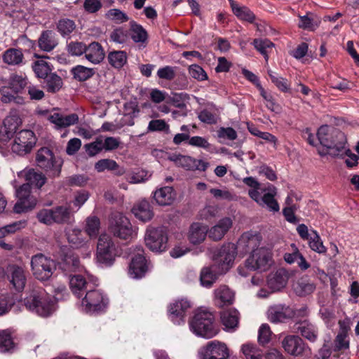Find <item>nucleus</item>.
Instances as JSON below:
<instances>
[{
    "label": "nucleus",
    "mask_w": 359,
    "mask_h": 359,
    "mask_svg": "<svg viewBox=\"0 0 359 359\" xmlns=\"http://www.w3.org/2000/svg\"><path fill=\"white\" fill-rule=\"evenodd\" d=\"M75 29V22L70 19H61L57 24V29L63 37L69 36Z\"/></svg>",
    "instance_id": "nucleus-54"
},
{
    "label": "nucleus",
    "mask_w": 359,
    "mask_h": 359,
    "mask_svg": "<svg viewBox=\"0 0 359 359\" xmlns=\"http://www.w3.org/2000/svg\"><path fill=\"white\" fill-rule=\"evenodd\" d=\"M215 297L217 304L222 307L233 303L234 294L228 287L222 285L215 290Z\"/></svg>",
    "instance_id": "nucleus-36"
},
{
    "label": "nucleus",
    "mask_w": 359,
    "mask_h": 359,
    "mask_svg": "<svg viewBox=\"0 0 359 359\" xmlns=\"http://www.w3.org/2000/svg\"><path fill=\"white\" fill-rule=\"evenodd\" d=\"M335 350L339 351L347 349L349 347V341L347 339V330L346 328H341V331L337 335L335 340Z\"/></svg>",
    "instance_id": "nucleus-60"
},
{
    "label": "nucleus",
    "mask_w": 359,
    "mask_h": 359,
    "mask_svg": "<svg viewBox=\"0 0 359 359\" xmlns=\"http://www.w3.org/2000/svg\"><path fill=\"white\" fill-rule=\"evenodd\" d=\"M290 276V273L286 269H279L269 275L267 285L273 292L278 291L286 285Z\"/></svg>",
    "instance_id": "nucleus-21"
},
{
    "label": "nucleus",
    "mask_w": 359,
    "mask_h": 359,
    "mask_svg": "<svg viewBox=\"0 0 359 359\" xmlns=\"http://www.w3.org/2000/svg\"><path fill=\"white\" fill-rule=\"evenodd\" d=\"M66 236L69 243L74 248H80L86 245L87 241L82 231L77 228L67 230Z\"/></svg>",
    "instance_id": "nucleus-35"
},
{
    "label": "nucleus",
    "mask_w": 359,
    "mask_h": 359,
    "mask_svg": "<svg viewBox=\"0 0 359 359\" xmlns=\"http://www.w3.org/2000/svg\"><path fill=\"white\" fill-rule=\"evenodd\" d=\"M48 119L55 124L57 129H60L74 125L78 122L79 117L76 114L64 116L58 112H55L49 116Z\"/></svg>",
    "instance_id": "nucleus-27"
},
{
    "label": "nucleus",
    "mask_w": 359,
    "mask_h": 359,
    "mask_svg": "<svg viewBox=\"0 0 359 359\" xmlns=\"http://www.w3.org/2000/svg\"><path fill=\"white\" fill-rule=\"evenodd\" d=\"M74 77L80 81H84L91 78L95 74V70L93 68L77 65L72 69Z\"/></svg>",
    "instance_id": "nucleus-47"
},
{
    "label": "nucleus",
    "mask_w": 359,
    "mask_h": 359,
    "mask_svg": "<svg viewBox=\"0 0 359 359\" xmlns=\"http://www.w3.org/2000/svg\"><path fill=\"white\" fill-rule=\"evenodd\" d=\"M22 305L30 311L39 316L46 317L54 310L53 302L50 296L41 287L32 289L25 298Z\"/></svg>",
    "instance_id": "nucleus-4"
},
{
    "label": "nucleus",
    "mask_w": 359,
    "mask_h": 359,
    "mask_svg": "<svg viewBox=\"0 0 359 359\" xmlns=\"http://www.w3.org/2000/svg\"><path fill=\"white\" fill-rule=\"evenodd\" d=\"M2 59L8 65H19L22 63L24 55L20 49L11 48L3 53Z\"/></svg>",
    "instance_id": "nucleus-38"
},
{
    "label": "nucleus",
    "mask_w": 359,
    "mask_h": 359,
    "mask_svg": "<svg viewBox=\"0 0 359 359\" xmlns=\"http://www.w3.org/2000/svg\"><path fill=\"white\" fill-rule=\"evenodd\" d=\"M236 253L237 248L232 243L224 244L215 251L213 259L218 264L220 273H225L229 269Z\"/></svg>",
    "instance_id": "nucleus-10"
},
{
    "label": "nucleus",
    "mask_w": 359,
    "mask_h": 359,
    "mask_svg": "<svg viewBox=\"0 0 359 359\" xmlns=\"http://www.w3.org/2000/svg\"><path fill=\"white\" fill-rule=\"evenodd\" d=\"M233 222L229 217L221 219L217 224L208 231V236L213 241H219L232 226Z\"/></svg>",
    "instance_id": "nucleus-22"
},
{
    "label": "nucleus",
    "mask_w": 359,
    "mask_h": 359,
    "mask_svg": "<svg viewBox=\"0 0 359 359\" xmlns=\"http://www.w3.org/2000/svg\"><path fill=\"white\" fill-rule=\"evenodd\" d=\"M27 82L25 77L18 75L12 74L10 76L8 86L14 93H18L25 88L27 86Z\"/></svg>",
    "instance_id": "nucleus-48"
},
{
    "label": "nucleus",
    "mask_w": 359,
    "mask_h": 359,
    "mask_svg": "<svg viewBox=\"0 0 359 359\" xmlns=\"http://www.w3.org/2000/svg\"><path fill=\"white\" fill-rule=\"evenodd\" d=\"M117 255V248L110 235L102 233L97 243L96 259L101 264L111 266Z\"/></svg>",
    "instance_id": "nucleus-6"
},
{
    "label": "nucleus",
    "mask_w": 359,
    "mask_h": 359,
    "mask_svg": "<svg viewBox=\"0 0 359 359\" xmlns=\"http://www.w3.org/2000/svg\"><path fill=\"white\" fill-rule=\"evenodd\" d=\"M132 212L135 217L142 222H149L154 217L152 208L146 200H142L135 205Z\"/></svg>",
    "instance_id": "nucleus-26"
},
{
    "label": "nucleus",
    "mask_w": 359,
    "mask_h": 359,
    "mask_svg": "<svg viewBox=\"0 0 359 359\" xmlns=\"http://www.w3.org/2000/svg\"><path fill=\"white\" fill-rule=\"evenodd\" d=\"M51 210L54 223H65L69 220L70 212L67 208L58 206Z\"/></svg>",
    "instance_id": "nucleus-53"
},
{
    "label": "nucleus",
    "mask_w": 359,
    "mask_h": 359,
    "mask_svg": "<svg viewBox=\"0 0 359 359\" xmlns=\"http://www.w3.org/2000/svg\"><path fill=\"white\" fill-rule=\"evenodd\" d=\"M272 263L271 252L267 248H260L252 252L245 261V266L250 270L265 271L270 268Z\"/></svg>",
    "instance_id": "nucleus-9"
},
{
    "label": "nucleus",
    "mask_w": 359,
    "mask_h": 359,
    "mask_svg": "<svg viewBox=\"0 0 359 359\" xmlns=\"http://www.w3.org/2000/svg\"><path fill=\"white\" fill-rule=\"evenodd\" d=\"M198 118L201 121L208 124H215L218 119L217 109H204L198 114Z\"/></svg>",
    "instance_id": "nucleus-55"
},
{
    "label": "nucleus",
    "mask_w": 359,
    "mask_h": 359,
    "mask_svg": "<svg viewBox=\"0 0 359 359\" xmlns=\"http://www.w3.org/2000/svg\"><path fill=\"white\" fill-rule=\"evenodd\" d=\"M313 236H311L309 242L311 249L319 254L326 252V248L323 245L320 237L316 231H313Z\"/></svg>",
    "instance_id": "nucleus-57"
},
{
    "label": "nucleus",
    "mask_w": 359,
    "mask_h": 359,
    "mask_svg": "<svg viewBox=\"0 0 359 359\" xmlns=\"http://www.w3.org/2000/svg\"><path fill=\"white\" fill-rule=\"evenodd\" d=\"M230 4L233 14L240 20L252 22L255 19V15L248 8L241 6L232 0H230Z\"/></svg>",
    "instance_id": "nucleus-41"
},
{
    "label": "nucleus",
    "mask_w": 359,
    "mask_h": 359,
    "mask_svg": "<svg viewBox=\"0 0 359 359\" xmlns=\"http://www.w3.org/2000/svg\"><path fill=\"white\" fill-rule=\"evenodd\" d=\"M130 25V34L133 41L135 43H145L148 38L145 29L135 21H131Z\"/></svg>",
    "instance_id": "nucleus-42"
},
{
    "label": "nucleus",
    "mask_w": 359,
    "mask_h": 359,
    "mask_svg": "<svg viewBox=\"0 0 359 359\" xmlns=\"http://www.w3.org/2000/svg\"><path fill=\"white\" fill-rule=\"evenodd\" d=\"M79 259L74 255H67L62 263V269L67 271H74L79 269Z\"/></svg>",
    "instance_id": "nucleus-62"
},
{
    "label": "nucleus",
    "mask_w": 359,
    "mask_h": 359,
    "mask_svg": "<svg viewBox=\"0 0 359 359\" xmlns=\"http://www.w3.org/2000/svg\"><path fill=\"white\" fill-rule=\"evenodd\" d=\"M255 48L264 55L265 60L267 61L269 53L271 52L274 45L268 39H256L253 41Z\"/></svg>",
    "instance_id": "nucleus-46"
},
{
    "label": "nucleus",
    "mask_w": 359,
    "mask_h": 359,
    "mask_svg": "<svg viewBox=\"0 0 359 359\" xmlns=\"http://www.w3.org/2000/svg\"><path fill=\"white\" fill-rule=\"evenodd\" d=\"M70 289L78 298L82 297L84 293L90 288V285L81 275L73 276L69 280Z\"/></svg>",
    "instance_id": "nucleus-32"
},
{
    "label": "nucleus",
    "mask_w": 359,
    "mask_h": 359,
    "mask_svg": "<svg viewBox=\"0 0 359 359\" xmlns=\"http://www.w3.org/2000/svg\"><path fill=\"white\" fill-rule=\"evenodd\" d=\"M261 238L257 233L245 232L242 234L236 245L237 250L242 255H245L250 250L253 252L260 245Z\"/></svg>",
    "instance_id": "nucleus-19"
},
{
    "label": "nucleus",
    "mask_w": 359,
    "mask_h": 359,
    "mask_svg": "<svg viewBox=\"0 0 359 359\" xmlns=\"http://www.w3.org/2000/svg\"><path fill=\"white\" fill-rule=\"evenodd\" d=\"M293 289L297 295L306 296L313 292L316 285L306 278H302L294 284Z\"/></svg>",
    "instance_id": "nucleus-40"
},
{
    "label": "nucleus",
    "mask_w": 359,
    "mask_h": 359,
    "mask_svg": "<svg viewBox=\"0 0 359 359\" xmlns=\"http://www.w3.org/2000/svg\"><path fill=\"white\" fill-rule=\"evenodd\" d=\"M8 271V278L13 287L19 292L22 291L27 282L24 270L18 266H11Z\"/></svg>",
    "instance_id": "nucleus-25"
},
{
    "label": "nucleus",
    "mask_w": 359,
    "mask_h": 359,
    "mask_svg": "<svg viewBox=\"0 0 359 359\" xmlns=\"http://www.w3.org/2000/svg\"><path fill=\"white\" fill-rule=\"evenodd\" d=\"M32 69L39 78L46 79L51 74L48 63L43 60L35 61L32 65Z\"/></svg>",
    "instance_id": "nucleus-49"
},
{
    "label": "nucleus",
    "mask_w": 359,
    "mask_h": 359,
    "mask_svg": "<svg viewBox=\"0 0 359 359\" xmlns=\"http://www.w3.org/2000/svg\"><path fill=\"white\" fill-rule=\"evenodd\" d=\"M31 266L34 277L41 281L48 280L56 269L55 262L43 254L32 257Z\"/></svg>",
    "instance_id": "nucleus-7"
},
{
    "label": "nucleus",
    "mask_w": 359,
    "mask_h": 359,
    "mask_svg": "<svg viewBox=\"0 0 359 359\" xmlns=\"http://www.w3.org/2000/svg\"><path fill=\"white\" fill-rule=\"evenodd\" d=\"M198 355L199 359H228L229 350L224 343L214 340L202 346Z\"/></svg>",
    "instance_id": "nucleus-11"
},
{
    "label": "nucleus",
    "mask_w": 359,
    "mask_h": 359,
    "mask_svg": "<svg viewBox=\"0 0 359 359\" xmlns=\"http://www.w3.org/2000/svg\"><path fill=\"white\" fill-rule=\"evenodd\" d=\"M15 346L11 332L8 330H0V351L5 353L11 351Z\"/></svg>",
    "instance_id": "nucleus-45"
},
{
    "label": "nucleus",
    "mask_w": 359,
    "mask_h": 359,
    "mask_svg": "<svg viewBox=\"0 0 359 359\" xmlns=\"http://www.w3.org/2000/svg\"><path fill=\"white\" fill-rule=\"evenodd\" d=\"M86 44L81 41H71L67 45V51L72 56H81L85 54Z\"/></svg>",
    "instance_id": "nucleus-56"
},
{
    "label": "nucleus",
    "mask_w": 359,
    "mask_h": 359,
    "mask_svg": "<svg viewBox=\"0 0 359 359\" xmlns=\"http://www.w3.org/2000/svg\"><path fill=\"white\" fill-rule=\"evenodd\" d=\"M291 314L290 309L282 304L272 306L269 308L267 311L269 320L273 323L284 321L289 318Z\"/></svg>",
    "instance_id": "nucleus-24"
},
{
    "label": "nucleus",
    "mask_w": 359,
    "mask_h": 359,
    "mask_svg": "<svg viewBox=\"0 0 359 359\" xmlns=\"http://www.w3.org/2000/svg\"><path fill=\"white\" fill-rule=\"evenodd\" d=\"M100 229V219L95 215L86 218L85 231L90 238H96Z\"/></svg>",
    "instance_id": "nucleus-43"
},
{
    "label": "nucleus",
    "mask_w": 359,
    "mask_h": 359,
    "mask_svg": "<svg viewBox=\"0 0 359 359\" xmlns=\"http://www.w3.org/2000/svg\"><path fill=\"white\" fill-rule=\"evenodd\" d=\"M154 198L159 205H169L175 199V194L171 187H164L157 189L154 194Z\"/></svg>",
    "instance_id": "nucleus-34"
},
{
    "label": "nucleus",
    "mask_w": 359,
    "mask_h": 359,
    "mask_svg": "<svg viewBox=\"0 0 359 359\" xmlns=\"http://www.w3.org/2000/svg\"><path fill=\"white\" fill-rule=\"evenodd\" d=\"M264 189L268 192L264 193L263 196L261 195L262 192L257 194L255 190H253L250 192V197L262 208H266L270 212H278L280 207L275 199L276 188L273 185L269 184Z\"/></svg>",
    "instance_id": "nucleus-14"
},
{
    "label": "nucleus",
    "mask_w": 359,
    "mask_h": 359,
    "mask_svg": "<svg viewBox=\"0 0 359 359\" xmlns=\"http://www.w3.org/2000/svg\"><path fill=\"white\" fill-rule=\"evenodd\" d=\"M108 229L114 236L121 240H131L137 235L136 229L128 218L121 212H114L111 215Z\"/></svg>",
    "instance_id": "nucleus-5"
},
{
    "label": "nucleus",
    "mask_w": 359,
    "mask_h": 359,
    "mask_svg": "<svg viewBox=\"0 0 359 359\" xmlns=\"http://www.w3.org/2000/svg\"><path fill=\"white\" fill-rule=\"evenodd\" d=\"M144 239L147 246L152 251H163L167 247L168 237L163 227H149Z\"/></svg>",
    "instance_id": "nucleus-15"
},
{
    "label": "nucleus",
    "mask_w": 359,
    "mask_h": 359,
    "mask_svg": "<svg viewBox=\"0 0 359 359\" xmlns=\"http://www.w3.org/2000/svg\"><path fill=\"white\" fill-rule=\"evenodd\" d=\"M295 330L305 339L311 342L316 341L318 338V329L311 323L304 320L295 324Z\"/></svg>",
    "instance_id": "nucleus-30"
},
{
    "label": "nucleus",
    "mask_w": 359,
    "mask_h": 359,
    "mask_svg": "<svg viewBox=\"0 0 359 359\" xmlns=\"http://www.w3.org/2000/svg\"><path fill=\"white\" fill-rule=\"evenodd\" d=\"M46 79L48 91L55 93L61 88L62 81L61 78L57 74L51 73Z\"/></svg>",
    "instance_id": "nucleus-58"
},
{
    "label": "nucleus",
    "mask_w": 359,
    "mask_h": 359,
    "mask_svg": "<svg viewBox=\"0 0 359 359\" xmlns=\"http://www.w3.org/2000/svg\"><path fill=\"white\" fill-rule=\"evenodd\" d=\"M109 63L116 68L123 67L127 61V55L125 51L116 50L109 53Z\"/></svg>",
    "instance_id": "nucleus-52"
},
{
    "label": "nucleus",
    "mask_w": 359,
    "mask_h": 359,
    "mask_svg": "<svg viewBox=\"0 0 359 359\" xmlns=\"http://www.w3.org/2000/svg\"><path fill=\"white\" fill-rule=\"evenodd\" d=\"M292 252H287L284 255V259L288 264L297 262L298 266L303 271L310 267V264L306 260L304 256L299 252L295 244H291Z\"/></svg>",
    "instance_id": "nucleus-31"
},
{
    "label": "nucleus",
    "mask_w": 359,
    "mask_h": 359,
    "mask_svg": "<svg viewBox=\"0 0 359 359\" xmlns=\"http://www.w3.org/2000/svg\"><path fill=\"white\" fill-rule=\"evenodd\" d=\"M317 137L320 143L327 149L326 153L319 152L322 156L329 154L337 156L344 149L346 137L337 129H330L327 126H322L318 130Z\"/></svg>",
    "instance_id": "nucleus-3"
},
{
    "label": "nucleus",
    "mask_w": 359,
    "mask_h": 359,
    "mask_svg": "<svg viewBox=\"0 0 359 359\" xmlns=\"http://www.w3.org/2000/svg\"><path fill=\"white\" fill-rule=\"evenodd\" d=\"M149 263L144 255L142 248H137L134 257H132L128 273L133 278H142L149 269Z\"/></svg>",
    "instance_id": "nucleus-16"
},
{
    "label": "nucleus",
    "mask_w": 359,
    "mask_h": 359,
    "mask_svg": "<svg viewBox=\"0 0 359 359\" xmlns=\"http://www.w3.org/2000/svg\"><path fill=\"white\" fill-rule=\"evenodd\" d=\"M20 123L21 120L17 114H10L4 120V127L0 131V141L6 142L9 140L15 133Z\"/></svg>",
    "instance_id": "nucleus-20"
},
{
    "label": "nucleus",
    "mask_w": 359,
    "mask_h": 359,
    "mask_svg": "<svg viewBox=\"0 0 359 359\" xmlns=\"http://www.w3.org/2000/svg\"><path fill=\"white\" fill-rule=\"evenodd\" d=\"M107 304L108 299L101 291L90 288L81 301V306L86 312L101 311L106 308Z\"/></svg>",
    "instance_id": "nucleus-12"
},
{
    "label": "nucleus",
    "mask_w": 359,
    "mask_h": 359,
    "mask_svg": "<svg viewBox=\"0 0 359 359\" xmlns=\"http://www.w3.org/2000/svg\"><path fill=\"white\" fill-rule=\"evenodd\" d=\"M269 76L271 81L276 86V87L283 92H286L289 89V84L287 79L280 76L277 73L269 70Z\"/></svg>",
    "instance_id": "nucleus-59"
},
{
    "label": "nucleus",
    "mask_w": 359,
    "mask_h": 359,
    "mask_svg": "<svg viewBox=\"0 0 359 359\" xmlns=\"http://www.w3.org/2000/svg\"><path fill=\"white\" fill-rule=\"evenodd\" d=\"M241 351L245 359H262V351L256 345L247 343L241 346Z\"/></svg>",
    "instance_id": "nucleus-50"
},
{
    "label": "nucleus",
    "mask_w": 359,
    "mask_h": 359,
    "mask_svg": "<svg viewBox=\"0 0 359 359\" xmlns=\"http://www.w3.org/2000/svg\"><path fill=\"white\" fill-rule=\"evenodd\" d=\"M39 47L46 52H50L58 44L55 34L50 30L42 32L38 39Z\"/></svg>",
    "instance_id": "nucleus-29"
},
{
    "label": "nucleus",
    "mask_w": 359,
    "mask_h": 359,
    "mask_svg": "<svg viewBox=\"0 0 359 359\" xmlns=\"http://www.w3.org/2000/svg\"><path fill=\"white\" fill-rule=\"evenodd\" d=\"M95 169L98 172H102L105 170L114 171V174L118 176L123 175L126 172L123 168L120 167L114 160L109 158H104L98 161L95 164Z\"/></svg>",
    "instance_id": "nucleus-33"
},
{
    "label": "nucleus",
    "mask_w": 359,
    "mask_h": 359,
    "mask_svg": "<svg viewBox=\"0 0 359 359\" xmlns=\"http://www.w3.org/2000/svg\"><path fill=\"white\" fill-rule=\"evenodd\" d=\"M106 17L116 23H123L129 19L126 13L117 8L109 10L106 13Z\"/></svg>",
    "instance_id": "nucleus-61"
},
{
    "label": "nucleus",
    "mask_w": 359,
    "mask_h": 359,
    "mask_svg": "<svg viewBox=\"0 0 359 359\" xmlns=\"http://www.w3.org/2000/svg\"><path fill=\"white\" fill-rule=\"evenodd\" d=\"M86 48L85 57L90 62L97 65L100 64L104 59V50L98 42H91L88 46L86 45Z\"/></svg>",
    "instance_id": "nucleus-23"
},
{
    "label": "nucleus",
    "mask_w": 359,
    "mask_h": 359,
    "mask_svg": "<svg viewBox=\"0 0 359 359\" xmlns=\"http://www.w3.org/2000/svg\"><path fill=\"white\" fill-rule=\"evenodd\" d=\"M170 159L175 162V163L179 166L184 168L186 170H194L196 166L195 158L188 156L183 155H174L170 157Z\"/></svg>",
    "instance_id": "nucleus-44"
},
{
    "label": "nucleus",
    "mask_w": 359,
    "mask_h": 359,
    "mask_svg": "<svg viewBox=\"0 0 359 359\" xmlns=\"http://www.w3.org/2000/svg\"><path fill=\"white\" fill-rule=\"evenodd\" d=\"M282 346L287 353L293 356H300L311 351L303 339L296 335L285 337L282 341Z\"/></svg>",
    "instance_id": "nucleus-17"
},
{
    "label": "nucleus",
    "mask_w": 359,
    "mask_h": 359,
    "mask_svg": "<svg viewBox=\"0 0 359 359\" xmlns=\"http://www.w3.org/2000/svg\"><path fill=\"white\" fill-rule=\"evenodd\" d=\"M271 331L268 324H262L258 331V341L260 344L264 345L269 342L271 337Z\"/></svg>",
    "instance_id": "nucleus-64"
},
{
    "label": "nucleus",
    "mask_w": 359,
    "mask_h": 359,
    "mask_svg": "<svg viewBox=\"0 0 359 359\" xmlns=\"http://www.w3.org/2000/svg\"><path fill=\"white\" fill-rule=\"evenodd\" d=\"M189 327L196 335L206 339L214 337L219 331L214 315L205 309H198L195 312L189 321Z\"/></svg>",
    "instance_id": "nucleus-2"
},
{
    "label": "nucleus",
    "mask_w": 359,
    "mask_h": 359,
    "mask_svg": "<svg viewBox=\"0 0 359 359\" xmlns=\"http://www.w3.org/2000/svg\"><path fill=\"white\" fill-rule=\"evenodd\" d=\"M36 162L41 168L50 172L53 177L60 175L62 162L57 160L53 151L48 147H42L38 150L36 155Z\"/></svg>",
    "instance_id": "nucleus-8"
},
{
    "label": "nucleus",
    "mask_w": 359,
    "mask_h": 359,
    "mask_svg": "<svg viewBox=\"0 0 359 359\" xmlns=\"http://www.w3.org/2000/svg\"><path fill=\"white\" fill-rule=\"evenodd\" d=\"M18 176H23L27 182L16 191L18 201L13 207V211L22 213L32 210L36 204V198L31 195V186L40 189L46 183V177L42 172L34 169L24 170Z\"/></svg>",
    "instance_id": "nucleus-1"
},
{
    "label": "nucleus",
    "mask_w": 359,
    "mask_h": 359,
    "mask_svg": "<svg viewBox=\"0 0 359 359\" xmlns=\"http://www.w3.org/2000/svg\"><path fill=\"white\" fill-rule=\"evenodd\" d=\"M85 148L90 156H94L104 149L103 140L97 137L94 142L86 144Z\"/></svg>",
    "instance_id": "nucleus-63"
},
{
    "label": "nucleus",
    "mask_w": 359,
    "mask_h": 359,
    "mask_svg": "<svg viewBox=\"0 0 359 359\" xmlns=\"http://www.w3.org/2000/svg\"><path fill=\"white\" fill-rule=\"evenodd\" d=\"M217 279L216 273L210 267H204L200 274L201 284L206 287H210Z\"/></svg>",
    "instance_id": "nucleus-51"
},
{
    "label": "nucleus",
    "mask_w": 359,
    "mask_h": 359,
    "mask_svg": "<svg viewBox=\"0 0 359 359\" xmlns=\"http://www.w3.org/2000/svg\"><path fill=\"white\" fill-rule=\"evenodd\" d=\"M207 233L208 231L205 226L195 223L191 226L189 239L193 244H198L205 240Z\"/></svg>",
    "instance_id": "nucleus-39"
},
{
    "label": "nucleus",
    "mask_w": 359,
    "mask_h": 359,
    "mask_svg": "<svg viewBox=\"0 0 359 359\" xmlns=\"http://www.w3.org/2000/svg\"><path fill=\"white\" fill-rule=\"evenodd\" d=\"M191 307V302L184 298L171 303L168 306V313L171 320L176 324L184 322L186 313Z\"/></svg>",
    "instance_id": "nucleus-18"
},
{
    "label": "nucleus",
    "mask_w": 359,
    "mask_h": 359,
    "mask_svg": "<svg viewBox=\"0 0 359 359\" xmlns=\"http://www.w3.org/2000/svg\"><path fill=\"white\" fill-rule=\"evenodd\" d=\"M36 143L34 133L29 130H22L15 135L11 149L18 155H25L32 150Z\"/></svg>",
    "instance_id": "nucleus-13"
},
{
    "label": "nucleus",
    "mask_w": 359,
    "mask_h": 359,
    "mask_svg": "<svg viewBox=\"0 0 359 359\" xmlns=\"http://www.w3.org/2000/svg\"><path fill=\"white\" fill-rule=\"evenodd\" d=\"M17 302L22 305V303L20 301L18 294L12 292L1 293L0 316L8 313Z\"/></svg>",
    "instance_id": "nucleus-28"
},
{
    "label": "nucleus",
    "mask_w": 359,
    "mask_h": 359,
    "mask_svg": "<svg viewBox=\"0 0 359 359\" xmlns=\"http://www.w3.org/2000/svg\"><path fill=\"white\" fill-rule=\"evenodd\" d=\"M221 321L226 330H234L238 325V311L229 309L221 313Z\"/></svg>",
    "instance_id": "nucleus-37"
}]
</instances>
